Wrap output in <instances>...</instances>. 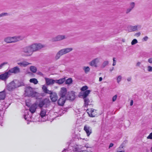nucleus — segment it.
<instances>
[{
	"label": "nucleus",
	"mask_w": 152,
	"mask_h": 152,
	"mask_svg": "<svg viewBox=\"0 0 152 152\" xmlns=\"http://www.w3.org/2000/svg\"><path fill=\"white\" fill-rule=\"evenodd\" d=\"M23 37L21 36L13 37H7L4 39V41L7 43H15L23 39Z\"/></svg>",
	"instance_id": "f257e3e1"
},
{
	"label": "nucleus",
	"mask_w": 152,
	"mask_h": 152,
	"mask_svg": "<svg viewBox=\"0 0 152 152\" xmlns=\"http://www.w3.org/2000/svg\"><path fill=\"white\" fill-rule=\"evenodd\" d=\"M72 50L73 48H66L60 50L56 53L55 59L56 60L58 59L61 56L71 51Z\"/></svg>",
	"instance_id": "f03ea898"
},
{
	"label": "nucleus",
	"mask_w": 152,
	"mask_h": 152,
	"mask_svg": "<svg viewBox=\"0 0 152 152\" xmlns=\"http://www.w3.org/2000/svg\"><path fill=\"white\" fill-rule=\"evenodd\" d=\"M20 86V85L18 81H12L7 86V88L9 91H12Z\"/></svg>",
	"instance_id": "7ed1b4c3"
},
{
	"label": "nucleus",
	"mask_w": 152,
	"mask_h": 152,
	"mask_svg": "<svg viewBox=\"0 0 152 152\" xmlns=\"http://www.w3.org/2000/svg\"><path fill=\"white\" fill-rule=\"evenodd\" d=\"M30 46L32 53L34 52L37 51L45 47L44 45L40 43H34L30 45Z\"/></svg>",
	"instance_id": "20e7f679"
},
{
	"label": "nucleus",
	"mask_w": 152,
	"mask_h": 152,
	"mask_svg": "<svg viewBox=\"0 0 152 152\" xmlns=\"http://www.w3.org/2000/svg\"><path fill=\"white\" fill-rule=\"evenodd\" d=\"M22 51L25 53V56H31L33 54L30 45L23 48Z\"/></svg>",
	"instance_id": "39448f33"
},
{
	"label": "nucleus",
	"mask_w": 152,
	"mask_h": 152,
	"mask_svg": "<svg viewBox=\"0 0 152 152\" xmlns=\"http://www.w3.org/2000/svg\"><path fill=\"white\" fill-rule=\"evenodd\" d=\"M25 94L28 96L34 97L36 92L34 91L33 88L31 87L28 86L25 88Z\"/></svg>",
	"instance_id": "423d86ee"
},
{
	"label": "nucleus",
	"mask_w": 152,
	"mask_h": 152,
	"mask_svg": "<svg viewBox=\"0 0 152 152\" xmlns=\"http://www.w3.org/2000/svg\"><path fill=\"white\" fill-rule=\"evenodd\" d=\"M79 149V148L77 145H69L67 149H64V150L62 151V152H72V151H78Z\"/></svg>",
	"instance_id": "0eeeda50"
},
{
	"label": "nucleus",
	"mask_w": 152,
	"mask_h": 152,
	"mask_svg": "<svg viewBox=\"0 0 152 152\" xmlns=\"http://www.w3.org/2000/svg\"><path fill=\"white\" fill-rule=\"evenodd\" d=\"M50 102V101L48 99L45 98L43 100L40 101L38 105V106L40 108L43 107H46Z\"/></svg>",
	"instance_id": "6e6552de"
},
{
	"label": "nucleus",
	"mask_w": 152,
	"mask_h": 152,
	"mask_svg": "<svg viewBox=\"0 0 152 152\" xmlns=\"http://www.w3.org/2000/svg\"><path fill=\"white\" fill-rule=\"evenodd\" d=\"M67 38V37L64 35H59L52 38L53 42L60 41Z\"/></svg>",
	"instance_id": "1a4fd4ad"
},
{
	"label": "nucleus",
	"mask_w": 152,
	"mask_h": 152,
	"mask_svg": "<svg viewBox=\"0 0 152 152\" xmlns=\"http://www.w3.org/2000/svg\"><path fill=\"white\" fill-rule=\"evenodd\" d=\"M141 27V26L139 24L135 26H129V31L130 32H133L140 30V29Z\"/></svg>",
	"instance_id": "9d476101"
},
{
	"label": "nucleus",
	"mask_w": 152,
	"mask_h": 152,
	"mask_svg": "<svg viewBox=\"0 0 152 152\" xmlns=\"http://www.w3.org/2000/svg\"><path fill=\"white\" fill-rule=\"evenodd\" d=\"M37 106V103H34L31 106L29 109L31 114H32L35 112Z\"/></svg>",
	"instance_id": "9b49d317"
},
{
	"label": "nucleus",
	"mask_w": 152,
	"mask_h": 152,
	"mask_svg": "<svg viewBox=\"0 0 152 152\" xmlns=\"http://www.w3.org/2000/svg\"><path fill=\"white\" fill-rule=\"evenodd\" d=\"M25 114L24 115V118L26 120L29 121L31 118L32 114H31L30 113L28 110H26L25 111Z\"/></svg>",
	"instance_id": "f8f14e48"
},
{
	"label": "nucleus",
	"mask_w": 152,
	"mask_h": 152,
	"mask_svg": "<svg viewBox=\"0 0 152 152\" xmlns=\"http://www.w3.org/2000/svg\"><path fill=\"white\" fill-rule=\"evenodd\" d=\"M84 130L86 132L88 136H89L92 132L91 128L88 125H86L84 126Z\"/></svg>",
	"instance_id": "ddd939ff"
},
{
	"label": "nucleus",
	"mask_w": 152,
	"mask_h": 152,
	"mask_svg": "<svg viewBox=\"0 0 152 152\" xmlns=\"http://www.w3.org/2000/svg\"><path fill=\"white\" fill-rule=\"evenodd\" d=\"M99 62V59L98 58H96L92 60L89 63V64L91 66L97 67V64Z\"/></svg>",
	"instance_id": "4468645a"
},
{
	"label": "nucleus",
	"mask_w": 152,
	"mask_h": 152,
	"mask_svg": "<svg viewBox=\"0 0 152 152\" xmlns=\"http://www.w3.org/2000/svg\"><path fill=\"white\" fill-rule=\"evenodd\" d=\"M66 97H61L59 99L58 101V103L59 105L63 106L65 103L66 100Z\"/></svg>",
	"instance_id": "2eb2a0df"
},
{
	"label": "nucleus",
	"mask_w": 152,
	"mask_h": 152,
	"mask_svg": "<svg viewBox=\"0 0 152 152\" xmlns=\"http://www.w3.org/2000/svg\"><path fill=\"white\" fill-rule=\"evenodd\" d=\"M87 111L89 116L91 117H94L96 115V110L93 109H87Z\"/></svg>",
	"instance_id": "dca6fc26"
},
{
	"label": "nucleus",
	"mask_w": 152,
	"mask_h": 152,
	"mask_svg": "<svg viewBox=\"0 0 152 152\" xmlns=\"http://www.w3.org/2000/svg\"><path fill=\"white\" fill-rule=\"evenodd\" d=\"M10 75L9 71L6 72L5 73L0 75V79L2 80H5L7 79Z\"/></svg>",
	"instance_id": "f3484780"
},
{
	"label": "nucleus",
	"mask_w": 152,
	"mask_h": 152,
	"mask_svg": "<svg viewBox=\"0 0 152 152\" xmlns=\"http://www.w3.org/2000/svg\"><path fill=\"white\" fill-rule=\"evenodd\" d=\"M10 73H18L20 72V69L18 66H15L9 71Z\"/></svg>",
	"instance_id": "a211bd4d"
},
{
	"label": "nucleus",
	"mask_w": 152,
	"mask_h": 152,
	"mask_svg": "<svg viewBox=\"0 0 152 152\" xmlns=\"http://www.w3.org/2000/svg\"><path fill=\"white\" fill-rule=\"evenodd\" d=\"M46 115V111L45 110H44L42 108L41 109V112L40 113V116L41 120L42 121H46V119L43 120L44 117Z\"/></svg>",
	"instance_id": "6ab92c4d"
},
{
	"label": "nucleus",
	"mask_w": 152,
	"mask_h": 152,
	"mask_svg": "<svg viewBox=\"0 0 152 152\" xmlns=\"http://www.w3.org/2000/svg\"><path fill=\"white\" fill-rule=\"evenodd\" d=\"M46 83L47 85H52L55 83V80L49 78H45Z\"/></svg>",
	"instance_id": "aec40b11"
},
{
	"label": "nucleus",
	"mask_w": 152,
	"mask_h": 152,
	"mask_svg": "<svg viewBox=\"0 0 152 152\" xmlns=\"http://www.w3.org/2000/svg\"><path fill=\"white\" fill-rule=\"evenodd\" d=\"M67 97L68 98V99L70 100H74L75 98V92L73 91H71V92H69Z\"/></svg>",
	"instance_id": "412c9836"
},
{
	"label": "nucleus",
	"mask_w": 152,
	"mask_h": 152,
	"mask_svg": "<svg viewBox=\"0 0 152 152\" xmlns=\"http://www.w3.org/2000/svg\"><path fill=\"white\" fill-rule=\"evenodd\" d=\"M84 99V107H87L88 105H90L91 104L92 101L89 100V98L88 97L84 98H83Z\"/></svg>",
	"instance_id": "4be33fe9"
},
{
	"label": "nucleus",
	"mask_w": 152,
	"mask_h": 152,
	"mask_svg": "<svg viewBox=\"0 0 152 152\" xmlns=\"http://www.w3.org/2000/svg\"><path fill=\"white\" fill-rule=\"evenodd\" d=\"M66 89L64 87L61 88L60 92V96L61 97H66L65 95L66 93Z\"/></svg>",
	"instance_id": "5701e85b"
},
{
	"label": "nucleus",
	"mask_w": 152,
	"mask_h": 152,
	"mask_svg": "<svg viewBox=\"0 0 152 152\" xmlns=\"http://www.w3.org/2000/svg\"><path fill=\"white\" fill-rule=\"evenodd\" d=\"M50 97L51 100L53 102H55L57 99V96L56 93L55 92H53L50 95Z\"/></svg>",
	"instance_id": "b1692460"
},
{
	"label": "nucleus",
	"mask_w": 152,
	"mask_h": 152,
	"mask_svg": "<svg viewBox=\"0 0 152 152\" xmlns=\"http://www.w3.org/2000/svg\"><path fill=\"white\" fill-rule=\"evenodd\" d=\"M17 64L20 66L25 67L28 65L31 64V63L26 61H23L21 62H18Z\"/></svg>",
	"instance_id": "393cba45"
},
{
	"label": "nucleus",
	"mask_w": 152,
	"mask_h": 152,
	"mask_svg": "<svg viewBox=\"0 0 152 152\" xmlns=\"http://www.w3.org/2000/svg\"><path fill=\"white\" fill-rule=\"evenodd\" d=\"M90 90H87L84 91L81 93L80 94L83 98H87L88 96L91 92Z\"/></svg>",
	"instance_id": "a878e982"
},
{
	"label": "nucleus",
	"mask_w": 152,
	"mask_h": 152,
	"mask_svg": "<svg viewBox=\"0 0 152 152\" xmlns=\"http://www.w3.org/2000/svg\"><path fill=\"white\" fill-rule=\"evenodd\" d=\"M66 80L65 78H61L59 80H55V83L60 85L63 84Z\"/></svg>",
	"instance_id": "bb28decb"
},
{
	"label": "nucleus",
	"mask_w": 152,
	"mask_h": 152,
	"mask_svg": "<svg viewBox=\"0 0 152 152\" xmlns=\"http://www.w3.org/2000/svg\"><path fill=\"white\" fill-rule=\"evenodd\" d=\"M6 96L5 91L4 90L3 91L0 92V100H3Z\"/></svg>",
	"instance_id": "cd10ccee"
},
{
	"label": "nucleus",
	"mask_w": 152,
	"mask_h": 152,
	"mask_svg": "<svg viewBox=\"0 0 152 152\" xmlns=\"http://www.w3.org/2000/svg\"><path fill=\"white\" fill-rule=\"evenodd\" d=\"M126 143V141H124L120 145V147L117 148V150L123 151V149L124 146V145Z\"/></svg>",
	"instance_id": "c85d7f7f"
},
{
	"label": "nucleus",
	"mask_w": 152,
	"mask_h": 152,
	"mask_svg": "<svg viewBox=\"0 0 152 152\" xmlns=\"http://www.w3.org/2000/svg\"><path fill=\"white\" fill-rule=\"evenodd\" d=\"M135 4L134 2H132L129 3V7L133 10L135 7Z\"/></svg>",
	"instance_id": "c756f323"
},
{
	"label": "nucleus",
	"mask_w": 152,
	"mask_h": 152,
	"mask_svg": "<svg viewBox=\"0 0 152 152\" xmlns=\"http://www.w3.org/2000/svg\"><path fill=\"white\" fill-rule=\"evenodd\" d=\"M29 81L30 83H33L34 84H37L38 83V81H37V79L35 78L31 79Z\"/></svg>",
	"instance_id": "7c9ffc66"
},
{
	"label": "nucleus",
	"mask_w": 152,
	"mask_h": 152,
	"mask_svg": "<svg viewBox=\"0 0 152 152\" xmlns=\"http://www.w3.org/2000/svg\"><path fill=\"white\" fill-rule=\"evenodd\" d=\"M83 69L84 70L85 73H87L90 71V68L88 66H84Z\"/></svg>",
	"instance_id": "2f4dec72"
},
{
	"label": "nucleus",
	"mask_w": 152,
	"mask_h": 152,
	"mask_svg": "<svg viewBox=\"0 0 152 152\" xmlns=\"http://www.w3.org/2000/svg\"><path fill=\"white\" fill-rule=\"evenodd\" d=\"M65 83L66 84H70L72 82V78H69L65 80Z\"/></svg>",
	"instance_id": "473e14b6"
},
{
	"label": "nucleus",
	"mask_w": 152,
	"mask_h": 152,
	"mask_svg": "<svg viewBox=\"0 0 152 152\" xmlns=\"http://www.w3.org/2000/svg\"><path fill=\"white\" fill-rule=\"evenodd\" d=\"M30 70L33 72L35 73L37 71V69L36 67L34 66H31L30 67Z\"/></svg>",
	"instance_id": "72a5a7b5"
},
{
	"label": "nucleus",
	"mask_w": 152,
	"mask_h": 152,
	"mask_svg": "<svg viewBox=\"0 0 152 152\" xmlns=\"http://www.w3.org/2000/svg\"><path fill=\"white\" fill-rule=\"evenodd\" d=\"M109 64V61H104L101 65V67L104 68Z\"/></svg>",
	"instance_id": "f704fd0d"
},
{
	"label": "nucleus",
	"mask_w": 152,
	"mask_h": 152,
	"mask_svg": "<svg viewBox=\"0 0 152 152\" xmlns=\"http://www.w3.org/2000/svg\"><path fill=\"white\" fill-rule=\"evenodd\" d=\"M132 10L129 8V7L127 8L125 10V13L126 14H128Z\"/></svg>",
	"instance_id": "c9c22d12"
},
{
	"label": "nucleus",
	"mask_w": 152,
	"mask_h": 152,
	"mask_svg": "<svg viewBox=\"0 0 152 152\" xmlns=\"http://www.w3.org/2000/svg\"><path fill=\"white\" fill-rule=\"evenodd\" d=\"M138 42L137 40L136 39H134L131 42V45H134Z\"/></svg>",
	"instance_id": "e433bc0d"
},
{
	"label": "nucleus",
	"mask_w": 152,
	"mask_h": 152,
	"mask_svg": "<svg viewBox=\"0 0 152 152\" xmlns=\"http://www.w3.org/2000/svg\"><path fill=\"white\" fill-rule=\"evenodd\" d=\"M122 79V77L121 75H119L118 76L117 78V82L119 83L121 81Z\"/></svg>",
	"instance_id": "4c0bfd02"
},
{
	"label": "nucleus",
	"mask_w": 152,
	"mask_h": 152,
	"mask_svg": "<svg viewBox=\"0 0 152 152\" xmlns=\"http://www.w3.org/2000/svg\"><path fill=\"white\" fill-rule=\"evenodd\" d=\"M88 88V87L86 86H83L81 88V90L82 91H84L87 90Z\"/></svg>",
	"instance_id": "58836bf2"
},
{
	"label": "nucleus",
	"mask_w": 152,
	"mask_h": 152,
	"mask_svg": "<svg viewBox=\"0 0 152 152\" xmlns=\"http://www.w3.org/2000/svg\"><path fill=\"white\" fill-rule=\"evenodd\" d=\"M8 63L6 62H4L2 63L0 65V69H2V68L5 65L7 64Z\"/></svg>",
	"instance_id": "ea45409f"
},
{
	"label": "nucleus",
	"mask_w": 152,
	"mask_h": 152,
	"mask_svg": "<svg viewBox=\"0 0 152 152\" xmlns=\"http://www.w3.org/2000/svg\"><path fill=\"white\" fill-rule=\"evenodd\" d=\"M8 15L7 13H2L0 14V17Z\"/></svg>",
	"instance_id": "a19ab883"
},
{
	"label": "nucleus",
	"mask_w": 152,
	"mask_h": 152,
	"mask_svg": "<svg viewBox=\"0 0 152 152\" xmlns=\"http://www.w3.org/2000/svg\"><path fill=\"white\" fill-rule=\"evenodd\" d=\"M147 70L149 72H152V67L151 66H148L147 67Z\"/></svg>",
	"instance_id": "79ce46f5"
},
{
	"label": "nucleus",
	"mask_w": 152,
	"mask_h": 152,
	"mask_svg": "<svg viewBox=\"0 0 152 152\" xmlns=\"http://www.w3.org/2000/svg\"><path fill=\"white\" fill-rule=\"evenodd\" d=\"M113 66H115L116 63V60H115V58H113Z\"/></svg>",
	"instance_id": "37998d69"
},
{
	"label": "nucleus",
	"mask_w": 152,
	"mask_h": 152,
	"mask_svg": "<svg viewBox=\"0 0 152 152\" xmlns=\"http://www.w3.org/2000/svg\"><path fill=\"white\" fill-rule=\"evenodd\" d=\"M117 97V95H114L112 98V101L114 102H115L116 99Z\"/></svg>",
	"instance_id": "c03bdc74"
},
{
	"label": "nucleus",
	"mask_w": 152,
	"mask_h": 152,
	"mask_svg": "<svg viewBox=\"0 0 152 152\" xmlns=\"http://www.w3.org/2000/svg\"><path fill=\"white\" fill-rule=\"evenodd\" d=\"M141 33L140 32H138L135 33L134 34V36L136 37H139Z\"/></svg>",
	"instance_id": "a18cd8bd"
},
{
	"label": "nucleus",
	"mask_w": 152,
	"mask_h": 152,
	"mask_svg": "<svg viewBox=\"0 0 152 152\" xmlns=\"http://www.w3.org/2000/svg\"><path fill=\"white\" fill-rule=\"evenodd\" d=\"M42 88L43 90V91L44 92H45L47 90V87H46L45 86H43L42 87Z\"/></svg>",
	"instance_id": "49530a36"
},
{
	"label": "nucleus",
	"mask_w": 152,
	"mask_h": 152,
	"mask_svg": "<svg viewBox=\"0 0 152 152\" xmlns=\"http://www.w3.org/2000/svg\"><path fill=\"white\" fill-rule=\"evenodd\" d=\"M45 93H48V94H50V95H51L52 93H53V92L52 91H49L48 90V89L45 92Z\"/></svg>",
	"instance_id": "de8ad7c7"
},
{
	"label": "nucleus",
	"mask_w": 152,
	"mask_h": 152,
	"mask_svg": "<svg viewBox=\"0 0 152 152\" xmlns=\"http://www.w3.org/2000/svg\"><path fill=\"white\" fill-rule=\"evenodd\" d=\"M147 138L150 139H152V132L147 137Z\"/></svg>",
	"instance_id": "09e8293b"
},
{
	"label": "nucleus",
	"mask_w": 152,
	"mask_h": 152,
	"mask_svg": "<svg viewBox=\"0 0 152 152\" xmlns=\"http://www.w3.org/2000/svg\"><path fill=\"white\" fill-rule=\"evenodd\" d=\"M148 61L150 64H152V58H148Z\"/></svg>",
	"instance_id": "8fccbe9b"
},
{
	"label": "nucleus",
	"mask_w": 152,
	"mask_h": 152,
	"mask_svg": "<svg viewBox=\"0 0 152 152\" xmlns=\"http://www.w3.org/2000/svg\"><path fill=\"white\" fill-rule=\"evenodd\" d=\"M148 39V37L147 36H145L143 38V39L145 41H146Z\"/></svg>",
	"instance_id": "3c124183"
},
{
	"label": "nucleus",
	"mask_w": 152,
	"mask_h": 152,
	"mask_svg": "<svg viewBox=\"0 0 152 152\" xmlns=\"http://www.w3.org/2000/svg\"><path fill=\"white\" fill-rule=\"evenodd\" d=\"M141 64V62H137L136 64V66H140Z\"/></svg>",
	"instance_id": "603ef678"
},
{
	"label": "nucleus",
	"mask_w": 152,
	"mask_h": 152,
	"mask_svg": "<svg viewBox=\"0 0 152 152\" xmlns=\"http://www.w3.org/2000/svg\"><path fill=\"white\" fill-rule=\"evenodd\" d=\"M131 79H132L131 77H129L127 78V80L128 82H130L131 81Z\"/></svg>",
	"instance_id": "864d4df0"
},
{
	"label": "nucleus",
	"mask_w": 152,
	"mask_h": 152,
	"mask_svg": "<svg viewBox=\"0 0 152 152\" xmlns=\"http://www.w3.org/2000/svg\"><path fill=\"white\" fill-rule=\"evenodd\" d=\"M80 152H92L91 151H87L85 150V151H81Z\"/></svg>",
	"instance_id": "5fc2aeb1"
},
{
	"label": "nucleus",
	"mask_w": 152,
	"mask_h": 152,
	"mask_svg": "<svg viewBox=\"0 0 152 152\" xmlns=\"http://www.w3.org/2000/svg\"><path fill=\"white\" fill-rule=\"evenodd\" d=\"M113 143H111L110 145L109 148H110V147H113Z\"/></svg>",
	"instance_id": "6e6d98bb"
},
{
	"label": "nucleus",
	"mask_w": 152,
	"mask_h": 152,
	"mask_svg": "<svg viewBox=\"0 0 152 152\" xmlns=\"http://www.w3.org/2000/svg\"><path fill=\"white\" fill-rule=\"evenodd\" d=\"M133 104V101L132 100H131V101L130 105L131 106H132Z\"/></svg>",
	"instance_id": "4d7b16f0"
},
{
	"label": "nucleus",
	"mask_w": 152,
	"mask_h": 152,
	"mask_svg": "<svg viewBox=\"0 0 152 152\" xmlns=\"http://www.w3.org/2000/svg\"><path fill=\"white\" fill-rule=\"evenodd\" d=\"M117 152H125L124 151L117 150Z\"/></svg>",
	"instance_id": "13d9d810"
},
{
	"label": "nucleus",
	"mask_w": 152,
	"mask_h": 152,
	"mask_svg": "<svg viewBox=\"0 0 152 152\" xmlns=\"http://www.w3.org/2000/svg\"><path fill=\"white\" fill-rule=\"evenodd\" d=\"M102 78L101 77H100L99 78V81L100 82L102 81Z\"/></svg>",
	"instance_id": "bf43d9fd"
},
{
	"label": "nucleus",
	"mask_w": 152,
	"mask_h": 152,
	"mask_svg": "<svg viewBox=\"0 0 152 152\" xmlns=\"http://www.w3.org/2000/svg\"><path fill=\"white\" fill-rule=\"evenodd\" d=\"M114 67H112V68L111 69H110V72H111L114 69Z\"/></svg>",
	"instance_id": "052dcab7"
},
{
	"label": "nucleus",
	"mask_w": 152,
	"mask_h": 152,
	"mask_svg": "<svg viewBox=\"0 0 152 152\" xmlns=\"http://www.w3.org/2000/svg\"><path fill=\"white\" fill-rule=\"evenodd\" d=\"M122 42H125V40L124 39H122L121 40Z\"/></svg>",
	"instance_id": "680f3d73"
},
{
	"label": "nucleus",
	"mask_w": 152,
	"mask_h": 152,
	"mask_svg": "<svg viewBox=\"0 0 152 152\" xmlns=\"http://www.w3.org/2000/svg\"><path fill=\"white\" fill-rule=\"evenodd\" d=\"M151 152H152V147L151 148Z\"/></svg>",
	"instance_id": "e2e57ef3"
},
{
	"label": "nucleus",
	"mask_w": 152,
	"mask_h": 152,
	"mask_svg": "<svg viewBox=\"0 0 152 152\" xmlns=\"http://www.w3.org/2000/svg\"><path fill=\"white\" fill-rule=\"evenodd\" d=\"M151 52L152 53V51H151Z\"/></svg>",
	"instance_id": "0e129e2a"
},
{
	"label": "nucleus",
	"mask_w": 152,
	"mask_h": 152,
	"mask_svg": "<svg viewBox=\"0 0 152 152\" xmlns=\"http://www.w3.org/2000/svg\"><path fill=\"white\" fill-rule=\"evenodd\" d=\"M151 107H152V105H151Z\"/></svg>",
	"instance_id": "69168bd1"
}]
</instances>
